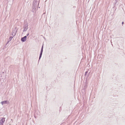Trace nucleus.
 I'll list each match as a JSON object with an SVG mask.
<instances>
[{
  "label": "nucleus",
  "mask_w": 125,
  "mask_h": 125,
  "mask_svg": "<svg viewBox=\"0 0 125 125\" xmlns=\"http://www.w3.org/2000/svg\"><path fill=\"white\" fill-rule=\"evenodd\" d=\"M37 0H34L33 2V6L32 11L33 13L35 12L36 11V8L37 6Z\"/></svg>",
  "instance_id": "f257e3e1"
},
{
  "label": "nucleus",
  "mask_w": 125,
  "mask_h": 125,
  "mask_svg": "<svg viewBox=\"0 0 125 125\" xmlns=\"http://www.w3.org/2000/svg\"><path fill=\"white\" fill-rule=\"evenodd\" d=\"M17 29L15 28L13 30L11 33V35L14 37L16 35L17 32Z\"/></svg>",
  "instance_id": "f03ea898"
},
{
  "label": "nucleus",
  "mask_w": 125,
  "mask_h": 125,
  "mask_svg": "<svg viewBox=\"0 0 125 125\" xmlns=\"http://www.w3.org/2000/svg\"><path fill=\"white\" fill-rule=\"evenodd\" d=\"M9 101H4L1 102V103L2 105L6 104H9Z\"/></svg>",
  "instance_id": "7ed1b4c3"
},
{
  "label": "nucleus",
  "mask_w": 125,
  "mask_h": 125,
  "mask_svg": "<svg viewBox=\"0 0 125 125\" xmlns=\"http://www.w3.org/2000/svg\"><path fill=\"white\" fill-rule=\"evenodd\" d=\"M5 121V118H2L0 120V125H3V124Z\"/></svg>",
  "instance_id": "20e7f679"
},
{
  "label": "nucleus",
  "mask_w": 125,
  "mask_h": 125,
  "mask_svg": "<svg viewBox=\"0 0 125 125\" xmlns=\"http://www.w3.org/2000/svg\"><path fill=\"white\" fill-rule=\"evenodd\" d=\"M43 46L42 45L41 48V52L40 55V56L39 57V60H40L41 57L42 55V53L43 51Z\"/></svg>",
  "instance_id": "39448f33"
},
{
  "label": "nucleus",
  "mask_w": 125,
  "mask_h": 125,
  "mask_svg": "<svg viewBox=\"0 0 125 125\" xmlns=\"http://www.w3.org/2000/svg\"><path fill=\"white\" fill-rule=\"evenodd\" d=\"M26 36H25L21 39V40L22 42H25L26 40Z\"/></svg>",
  "instance_id": "423d86ee"
},
{
  "label": "nucleus",
  "mask_w": 125,
  "mask_h": 125,
  "mask_svg": "<svg viewBox=\"0 0 125 125\" xmlns=\"http://www.w3.org/2000/svg\"><path fill=\"white\" fill-rule=\"evenodd\" d=\"M28 29V26H25L24 27V30L23 31H27Z\"/></svg>",
  "instance_id": "0eeeda50"
},
{
  "label": "nucleus",
  "mask_w": 125,
  "mask_h": 125,
  "mask_svg": "<svg viewBox=\"0 0 125 125\" xmlns=\"http://www.w3.org/2000/svg\"><path fill=\"white\" fill-rule=\"evenodd\" d=\"M14 37L13 36H10V41L13 38V37Z\"/></svg>",
  "instance_id": "6e6552de"
},
{
  "label": "nucleus",
  "mask_w": 125,
  "mask_h": 125,
  "mask_svg": "<svg viewBox=\"0 0 125 125\" xmlns=\"http://www.w3.org/2000/svg\"><path fill=\"white\" fill-rule=\"evenodd\" d=\"M87 73V72H86L85 73V74L86 75V73Z\"/></svg>",
  "instance_id": "1a4fd4ad"
},
{
  "label": "nucleus",
  "mask_w": 125,
  "mask_h": 125,
  "mask_svg": "<svg viewBox=\"0 0 125 125\" xmlns=\"http://www.w3.org/2000/svg\"><path fill=\"white\" fill-rule=\"evenodd\" d=\"M29 35V33H28L27 35V36H28V35Z\"/></svg>",
  "instance_id": "9d476101"
},
{
  "label": "nucleus",
  "mask_w": 125,
  "mask_h": 125,
  "mask_svg": "<svg viewBox=\"0 0 125 125\" xmlns=\"http://www.w3.org/2000/svg\"><path fill=\"white\" fill-rule=\"evenodd\" d=\"M123 23H124V22H122V24H123Z\"/></svg>",
  "instance_id": "9b49d317"
}]
</instances>
